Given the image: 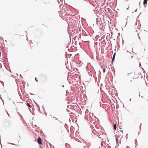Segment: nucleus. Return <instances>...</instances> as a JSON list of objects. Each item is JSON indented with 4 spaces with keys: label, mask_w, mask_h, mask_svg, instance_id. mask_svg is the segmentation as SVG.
<instances>
[{
    "label": "nucleus",
    "mask_w": 148,
    "mask_h": 148,
    "mask_svg": "<svg viewBox=\"0 0 148 148\" xmlns=\"http://www.w3.org/2000/svg\"><path fill=\"white\" fill-rule=\"evenodd\" d=\"M109 13H110V11H109Z\"/></svg>",
    "instance_id": "nucleus-41"
},
{
    "label": "nucleus",
    "mask_w": 148,
    "mask_h": 148,
    "mask_svg": "<svg viewBox=\"0 0 148 148\" xmlns=\"http://www.w3.org/2000/svg\"><path fill=\"white\" fill-rule=\"evenodd\" d=\"M136 140H137L136 139H135V140L136 141Z\"/></svg>",
    "instance_id": "nucleus-43"
},
{
    "label": "nucleus",
    "mask_w": 148,
    "mask_h": 148,
    "mask_svg": "<svg viewBox=\"0 0 148 148\" xmlns=\"http://www.w3.org/2000/svg\"><path fill=\"white\" fill-rule=\"evenodd\" d=\"M126 1H128V0H127Z\"/></svg>",
    "instance_id": "nucleus-48"
},
{
    "label": "nucleus",
    "mask_w": 148,
    "mask_h": 148,
    "mask_svg": "<svg viewBox=\"0 0 148 148\" xmlns=\"http://www.w3.org/2000/svg\"><path fill=\"white\" fill-rule=\"evenodd\" d=\"M1 99L2 100V101L3 102V104L4 105V100H3L2 99Z\"/></svg>",
    "instance_id": "nucleus-13"
},
{
    "label": "nucleus",
    "mask_w": 148,
    "mask_h": 148,
    "mask_svg": "<svg viewBox=\"0 0 148 148\" xmlns=\"http://www.w3.org/2000/svg\"><path fill=\"white\" fill-rule=\"evenodd\" d=\"M17 76H18V75L17 73Z\"/></svg>",
    "instance_id": "nucleus-49"
},
{
    "label": "nucleus",
    "mask_w": 148,
    "mask_h": 148,
    "mask_svg": "<svg viewBox=\"0 0 148 148\" xmlns=\"http://www.w3.org/2000/svg\"><path fill=\"white\" fill-rule=\"evenodd\" d=\"M139 66L140 67V66H141V64L140 63L139 64Z\"/></svg>",
    "instance_id": "nucleus-20"
},
{
    "label": "nucleus",
    "mask_w": 148,
    "mask_h": 148,
    "mask_svg": "<svg viewBox=\"0 0 148 148\" xmlns=\"http://www.w3.org/2000/svg\"><path fill=\"white\" fill-rule=\"evenodd\" d=\"M34 125L35 127H37V126L36 125Z\"/></svg>",
    "instance_id": "nucleus-27"
},
{
    "label": "nucleus",
    "mask_w": 148,
    "mask_h": 148,
    "mask_svg": "<svg viewBox=\"0 0 148 148\" xmlns=\"http://www.w3.org/2000/svg\"><path fill=\"white\" fill-rule=\"evenodd\" d=\"M102 67H103V66H101V68H102Z\"/></svg>",
    "instance_id": "nucleus-52"
},
{
    "label": "nucleus",
    "mask_w": 148,
    "mask_h": 148,
    "mask_svg": "<svg viewBox=\"0 0 148 148\" xmlns=\"http://www.w3.org/2000/svg\"><path fill=\"white\" fill-rule=\"evenodd\" d=\"M129 8V7L128 8H127V10H128V9Z\"/></svg>",
    "instance_id": "nucleus-32"
},
{
    "label": "nucleus",
    "mask_w": 148,
    "mask_h": 148,
    "mask_svg": "<svg viewBox=\"0 0 148 148\" xmlns=\"http://www.w3.org/2000/svg\"><path fill=\"white\" fill-rule=\"evenodd\" d=\"M43 107V105H42V107Z\"/></svg>",
    "instance_id": "nucleus-56"
},
{
    "label": "nucleus",
    "mask_w": 148,
    "mask_h": 148,
    "mask_svg": "<svg viewBox=\"0 0 148 148\" xmlns=\"http://www.w3.org/2000/svg\"><path fill=\"white\" fill-rule=\"evenodd\" d=\"M122 30H123V28L122 29Z\"/></svg>",
    "instance_id": "nucleus-54"
},
{
    "label": "nucleus",
    "mask_w": 148,
    "mask_h": 148,
    "mask_svg": "<svg viewBox=\"0 0 148 148\" xmlns=\"http://www.w3.org/2000/svg\"><path fill=\"white\" fill-rule=\"evenodd\" d=\"M49 143L50 145H51V144L50 143Z\"/></svg>",
    "instance_id": "nucleus-30"
},
{
    "label": "nucleus",
    "mask_w": 148,
    "mask_h": 148,
    "mask_svg": "<svg viewBox=\"0 0 148 148\" xmlns=\"http://www.w3.org/2000/svg\"><path fill=\"white\" fill-rule=\"evenodd\" d=\"M27 106L29 108H31V106L30 105V103H27Z\"/></svg>",
    "instance_id": "nucleus-6"
},
{
    "label": "nucleus",
    "mask_w": 148,
    "mask_h": 148,
    "mask_svg": "<svg viewBox=\"0 0 148 148\" xmlns=\"http://www.w3.org/2000/svg\"><path fill=\"white\" fill-rule=\"evenodd\" d=\"M5 111L7 113V114H8V112L6 111L5 110Z\"/></svg>",
    "instance_id": "nucleus-25"
},
{
    "label": "nucleus",
    "mask_w": 148,
    "mask_h": 148,
    "mask_svg": "<svg viewBox=\"0 0 148 148\" xmlns=\"http://www.w3.org/2000/svg\"><path fill=\"white\" fill-rule=\"evenodd\" d=\"M103 71L104 73H105L106 71V69L105 68L103 69Z\"/></svg>",
    "instance_id": "nucleus-10"
},
{
    "label": "nucleus",
    "mask_w": 148,
    "mask_h": 148,
    "mask_svg": "<svg viewBox=\"0 0 148 148\" xmlns=\"http://www.w3.org/2000/svg\"><path fill=\"white\" fill-rule=\"evenodd\" d=\"M7 143L8 144H11V145H15L13 143H9V142H8Z\"/></svg>",
    "instance_id": "nucleus-7"
},
{
    "label": "nucleus",
    "mask_w": 148,
    "mask_h": 148,
    "mask_svg": "<svg viewBox=\"0 0 148 148\" xmlns=\"http://www.w3.org/2000/svg\"><path fill=\"white\" fill-rule=\"evenodd\" d=\"M140 2H139V5H140Z\"/></svg>",
    "instance_id": "nucleus-34"
},
{
    "label": "nucleus",
    "mask_w": 148,
    "mask_h": 148,
    "mask_svg": "<svg viewBox=\"0 0 148 148\" xmlns=\"http://www.w3.org/2000/svg\"><path fill=\"white\" fill-rule=\"evenodd\" d=\"M34 103H35L36 104V102L34 101Z\"/></svg>",
    "instance_id": "nucleus-45"
},
{
    "label": "nucleus",
    "mask_w": 148,
    "mask_h": 148,
    "mask_svg": "<svg viewBox=\"0 0 148 148\" xmlns=\"http://www.w3.org/2000/svg\"><path fill=\"white\" fill-rule=\"evenodd\" d=\"M128 134H126V137H127V136H128ZM127 138H126V139H127Z\"/></svg>",
    "instance_id": "nucleus-16"
},
{
    "label": "nucleus",
    "mask_w": 148,
    "mask_h": 148,
    "mask_svg": "<svg viewBox=\"0 0 148 148\" xmlns=\"http://www.w3.org/2000/svg\"><path fill=\"white\" fill-rule=\"evenodd\" d=\"M37 142L39 144L42 145V139L40 137L38 138Z\"/></svg>",
    "instance_id": "nucleus-1"
},
{
    "label": "nucleus",
    "mask_w": 148,
    "mask_h": 148,
    "mask_svg": "<svg viewBox=\"0 0 148 148\" xmlns=\"http://www.w3.org/2000/svg\"><path fill=\"white\" fill-rule=\"evenodd\" d=\"M30 94L31 95H34V94H32V93H30Z\"/></svg>",
    "instance_id": "nucleus-19"
},
{
    "label": "nucleus",
    "mask_w": 148,
    "mask_h": 148,
    "mask_svg": "<svg viewBox=\"0 0 148 148\" xmlns=\"http://www.w3.org/2000/svg\"><path fill=\"white\" fill-rule=\"evenodd\" d=\"M99 134V133H97V136H98V137L99 138H101V137H100V135H98Z\"/></svg>",
    "instance_id": "nucleus-9"
},
{
    "label": "nucleus",
    "mask_w": 148,
    "mask_h": 148,
    "mask_svg": "<svg viewBox=\"0 0 148 148\" xmlns=\"http://www.w3.org/2000/svg\"><path fill=\"white\" fill-rule=\"evenodd\" d=\"M32 114H33V115H35V114H34H34L32 113Z\"/></svg>",
    "instance_id": "nucleus-36"
},
{
    "label": "nucleus",
    "mask_w": 148,
    "mask_h": 148,
    "mask_svg": "<svg viewBox=\"0 0 148 148\" xmlns=\"http://www.w3.org/2000/svg\"><path fill=\"white\" fill-rule=\"evenodd\" d=\"M148 0H144L143 1V4L145 5V7H146V5H145L147 3Z\"/></svg>",
    "instance_id": "nucleus-4"
},
{
    "label": "nucleus",
    "mask_w": 148,
    "mask_h": 148,
    "mask_svg": "<svg viewBox=\"0 0 148 148\" xmlns=\"http://www.w3.org/2000/svg\"><path fill=\"white\" fill-rule=\"evenodd\" d=\"M27 40H28V38H27Z\"/></svg>",
    "instance_id": "nucleus-46"
},
{
    "label": "nucleus",
    "mask_w": 148,
    "mask_h": 148,
    "mask_svg": "<svg viewBox=\"0 0 148 148\" xmlns=\"http://www.w3.org/2000/svg\"><path fill=\"white\" fill-rule=\"evenodd\" d=\"M62 87H64V85H63V86H62Z\"/></svg>",
    "instance_id": "nucleus-29"
},
{
    "label": "nucleus",
    "mask_w": 148,
    "mask_h": 148,
    "mask_svg": "<svg viewBox=\"0 0 148 148\" xmlns=\"http://www.w3.org/2000/svg\"><path fill=\"white\" fill-rule=\"evenodd\" d=\"M44 3H45V4H49L50 3V2L49 1H48V2H47V3H46V2H43Z\"/></svg>",
    "instance_id": "nucleus-8"
},
{
    "label": "nucleus",
    "mask_w": 148,
    "mask_h": 148,
    "mask_svg": "<svg viewBox=\"0 0 148 148\" xmlns=\"http://www.w3.org/2000/svg\"><path fill=\"white\" fill-rule=\"evenodd\" d=\"M34 117H33L32 118V120L34 119Z\"/></svg>",
    "instance_id": "nucleus-33"
},
{
    "label": "nucleus",
    "mask_w": 148,
    "mask_h": 148,
    "mask_svg": "<svg viewBox=\"0 0 148 148\" xmlns=\"http://www.w3.org/2000/svg\"><path fill=\"white\" fill-rule=\"evenodd\" d=\"M60 122L61 123H62V122L60 121Z\"/></svg>",
    "instance_id": "nucleus-50"
},
{
    "label": "nucleus",
    "mask_w": 148,
    "mask_h": 148,
    "mask_svg": "<svg viewBox=\"0 0 148 148\" xmlns=\"http://www.w3.org/2000/svg\"><path fill=\"white\" fill-rule=\"evenodd\" d=\"M121 131V132H122L123 134V131Z\"/></svg>",
    "instance_id": "nucleus-37"
},
{
    "label": "nucleus",
    "mask_w": 148,
    "mask_h": 148,
    "mask_svg": "<svg viewBox=\"0 0 148 148\" xmlns=\"http://www.w3.org/2000/svg\"><path fill=\"white\" fill-rule=\"evenodd\" d=\"M8 114V116L9 117H10V115H9V113H8V114Z\"/></svg>",
    "instance_id": "nucleus-24"
},
{
    "label": "nucleus",
    "mask_w": 148,
    "mask_h": 148,
    "mask_svg": "<svg viewBox=\"0 0 148 148\" xmlns=\"http://www.w3.org/2000/svg\"><path fill=\"white\" fill-rule=\"evenodd\" d=\"M127 148H130V147L128 146H127Z\"/></svg>",
    "instance_id": "nucleus-26"
},
{
    "label": "nucleus",
    "mask_w": 148,
    "mask_h": 148,
    "mask_svg": "<svg viewBox=\"0 0 148 148\" xmlns=\"http://www.w3.org/2000/svg\"><path fill=\"white\" fill-rule=\"evenodd\" d=\"M5 42H7V41L6 40H5Z\"/></svg>",
    "instance_id": "nucleus-28"
},
{
    "label": "nucleus",
    "mask_w": 148,
    "mask_h": 148,
    "mask_svg": "<svg viewBox=\"0 0 148 148\" xmlns=\"http://www.w3.org/2000/svg\"><path fill=\"white\" fill-rule=\"evenodd\" d=\"M125 20H127V18H126V19H125Z\"/></svg>",
    "instance_id": "nucleus-42"
},
{
    "label": "nucleus",
    "mask_w": 148,
    "mask_h": 148,
    "mask_svg": "<svg viewBox=\"0 0 148 148\" xmlns=\"http://www.w3.org/2000/svg\"><path fill=\"white\" fill-rule=\"evenodd\" d=\"M141 97H143L142 96Z\"/></svg>",
    "instance_id": "nucleus-55"
},
{
    "label": "nucleus",
    "mask_w": 148,
    "mask_h": 148,
    "mask_svg": "<svg viewBox=\"0 0 148 148\" xmlns=\"http://www.w3.org/2000/svg\"><path fill=\"white\" fill-rule=\"evenodd\" d=\"M35 80L36 82H38V80L37 79V78H36V77H35Z\"/></svg>",
    "instance_id": "nucleus-12"
},
{
    "label": "nucleus",
    "mask_w": 148,
    "mask_h": 148,
    "mask_svg": "<svg viewBox=\"0 0 148 148\" xmlns=\"http://www.w3.org/2000/svg\"><path fill=\"white\" fill-rule=\"evenodd\" d=\"M141 125H142V123H141L140 124V130H141Z\"/></svg>",
    "instance_id": "nucleus-11"
},
{
    "label": "nucleus",
    "mask_w": 148,
    "mask_h": 148,
    "mask_svg": "<svg viewBox=\"0 0 148 148\" xmlns=\"http://www.w3.org/2000/svg\"><path fill=\"white\" fill-rule=\"evenodd\" d=\"M20 76L21 77L23 78L22 76V75L21 74H20Z\"/></svg>",
    "instance_id": "nucleus-22"
},
{
    "label": "nucleus",
    "mask_w": 148,
    "mask_h": 148,
    "mask_svg": "<svg viewBox=\"0 0 148 148\" xmlns=\"http://www.w3.org/2000/svg\"><path fill=\"white\" fill-rule=\"evenodd\" d=\"M116 133H117V134H119V133L116 132Z\"/></svg>",
    "instance_id": "nucleus-44"
},
{
    "label": "nucleus",
    "mask_w": 148,
    "mask_h": 148,
    "mask_svg": "<svg viewBox=\"0 0 148 148\" xmlns=\"http://www.w3.org/2000/svg\"><path fill=\"white\" fill-rule=\"evenodd\" d=\"M116 52H115L112 58V63H113V62H114V60H115V58L116 56Z\"/></svg>",
    "instance_id": "nucleus-2"
},
{
    "label": "nucleus",
    "mask_w": 148,
    "mask_h": 148,
    "mask_svg": "<svg viewBox=\"0 0 148 148\" xmlns=\"http://www.w3.org/2000/svg\"><path fill=\"white\" fill-rule=\"evenodd\" d=\"M119 35H120V33H119Z\"/></svg>",
    "instance_id": "nucleus-51"
},
{
    "label": "nucleus",
    "mask_w": 148,
    "mask_h": 148,
    "mask_svg": "<svg viewBox=\"0 0 148 148\" xmlns=\"http://www.w3.org/2000/svg\"><path fill=\"white\" fill-rule=\"evenodd\" d=\"M53 146L54 148V146Z\"/></svg>",
    "instance_id": "nucleus-58"
},
{
    "label": "nucleus",
    "mask_w": 148,
    "mask_h": 148,
    "mask_svg": "<svg viewBox=\"0 0 148 148\" xmlns=\"http://www.w3.org/2000/svg\"><path fill=\"white\" fill-rule=\"evenodd\" d=\"M101 145L102 146L103 145V144L102 143V142L101 143Z\"/></svg>",
    "instance_id": "nucleus-17"
},
{
    "label": "nucleus",
    "mask_w": 148,
    "mask_h": 148,
    "mask_svg": "<svg viewBox=\"0 0 148 148\" xmlns=\"http://www.w3.org/2000/svg\"><path fill=\"white\" fill-rule=\"evenodd\" d=\"M139 134H140V133L139 132V133H138V135H139Z\"/></svg>",
    "instance_id": "nucleus-38"
},
{
    "label": "nucleus",
    "mask_w": 148,
    "mask_h": 148,
    "mask_svg": "<svg viewBox=\"0 0 148 148\" xmlns=\"http://www.w3.org/2000/svg\"><path fill=\"white\" fill-rule=\"evenodd\" d=\"M141 13H141V12H140V14L139 15H140L141 14Z\"/></svg>",
    "instance_id": "nucleus-35"
},
{
    "label": "nucleus",
    "mask_w": 148,
    "mask_h": 148,
    "mask_svg": "<svg viewBox=\"0 0 148 148\" xmlns=\"http://www.w3.org/2000/svg\"><path fill=\"white\" fill-rule=\"evenodd\" d=\"M131 100H132V99H131L130 98V99H129V101H131Z\"/></svg>",
    "instance_id": "nucleus-21"
},
{
    "label": "nucleus",
    "mask_w": 148,
    "mask_h": 148,
    "mask_svg": "<svg viewBox=\"0 0 148 148\" xmlns=\"http://www.w3.org/2000/svg\"><path fill=\"white\" fill-rule=\"evenodd\" d=\"M135 144H136V145H137V144H138L137 142H136V143H135Z\"/></svg>",
    "instance_id": "nucleus-23"
},
{
    "label": "nucleus",
    "mask_w": 148,
    "mask_h": 148,
    "mask_svg": "<svg viewBox=\"0 0 148 148\" xmlns=\"http://www.w3.org/2000/svg\"><path fill=\"white\" fill-rule=\"evenodd\" d=\"M137 9H136L135 10V11H134V12H137Z\"/></svg>",
    "instance_id": "nucleus-14"
},
{
    "label": "nucleus",
    "mask_w": 148,
    "mask_h": 148,
    "mask_svg": "<svg viewBox=\"0 0 148 148\" xmlns=\"http://www.w3.org/2000/svg\"><path fill=\"white\" fill-rule=\"evenodd\" d=\"M114 136L116 137V143L118 144L119 143V140H118V137L117 136V134H116L114 135Z\"/></svg>",
    "instance_id": "nucleus-3"
},
{
    "label": "nucleus",
    "mask_w": 148,
    "mask_h": 148,
    "mask_svg": "<svg viewBox=\"0 0 148 148\" xmlns=\"http://www.w3.org/2000/svg\"><path fill=\"white\" fill-rule=\"evenodd\" d=\"M50 116H52V115H50Z\"/></svg>",
    "instance_id": "nucleus-57"
},
{
    "label": "nucleus",
    "mask_w": 148,
    "mask_h": 148,
    "mask_svg": "<svg viewBox=\"0 0 148 148\" xmlns=\"http://www.w3.org/2000/svg\"><path fill=\"white\" fill-rule=\"evenodd\" d=\"M138 95L139 97L140 96V94H139Z\"/></svg>",
    "instance_id": "nucleus-40"
},
{
    "label": "nucleus",
    "mask_w": 148,
    "mask_h": 148,
    "mask_svg": "<svg viewBox=\"0 0 148 148\" xmlns=\"http://www.w3.org/2000/svg\"><path fill=\"white\" fill-rule=\"evenodd\" d=\"M75 30L77 32V33L78 32V30L77 29H75Z\"/></svg>",
    "instance_id": "nucleus-15"
},
{
    "label": "nucleus",
    "mask_w": 148,
    "mask_h": 148,
    "mask_svg": "<svg viewBox=\"0 0 148 148\" xmlns=\"http://www.w3.org/2000/svg\"><path fill=\"white\" fill-rule=\"evenodd\" d=\"M139 17V16H138L137 17V18Z\"/></svg>",
    "instance_id": "nucleus-39"
},
{
    "label": "nucleus",
    "mask_w": 148,
    "mask_h": 148,
    "mask_svg": "<svg viewBox=\"0 0 148 148\" xmlns=\"http://www.w3.org/2000/svg\"><path fill=\"white\" fill-rule=\"evenodd\" d=\"M86 146H83V147H84V148H86Z\"/></svg>",
    "instance_id": "nucleus-31"
},
{
    "label": "nucleus",
    "mask_w": 148,
    "mask_h": 148,
    "mask_svg": "<svg viewBox=\"0 0 148 148\" xmlns=\"http://www.w3.org/2000/svg\"><path fill=\"white\" fill-rule=\"evenodd\" d=\"M138 38H139V40H141L139 36V37H138Z\"/></svg>",
    "instance_id": "nucleus-18"
},
{
    "label": "nucleus",
    "mask_w": 148,
    "mask_h": 148,
    "mask_svg": "<svg viewBox=\"0 0 148 148\" xmlns=\"http://www.w3.org/2000/svg\"><path fill=\"white\" fill-rule=\"evenodd\" d=\"M116 144H117V145H119V144H117V143H116Z\"/></svg>",
    "instance_id": "nucleus-47"
},
{
    "label": "nucleus",
    "mask_w": 148,
    "mask_h": 148,
    "mask_svg": "<svg viewBox=\"0 0 148 148\" xmlns=\"http://www.w3.org/2000/svg\"><path fill=\"white\" fill-rule=\"evenodd\" d=\"M116 124L115 123L114 125V130H116Z\"/></svg>",
    "instance_id": "nucleus-5"
},
{
    "label": "nucleus",
    "mask_w": 148,
    "mask_h": 148,
    "mask_svg": "<svg viewBox=\"0 0 148 148\" xmlns=\"http://www.w3.org/2000/svg\"><path fill=\"white\" fill-rule=\"evenodd\" d=\"M38 106L39 107V106L38 104Z\"/></svg>",
    "instance_id": "nucleus-53"
}]
</instances>
